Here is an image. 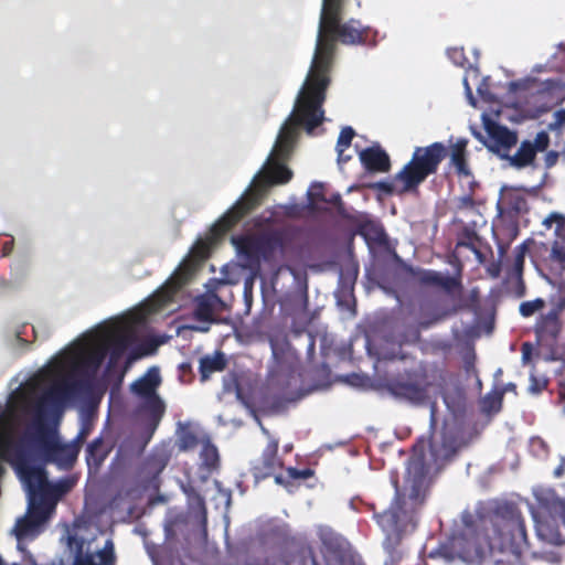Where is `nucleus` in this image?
I'll use <instances>...</instances> for the list:
<instances>
[{"label": "nucleus", "instance_id": "obj_1", "mask_svg": "<svg viewBox=\"0 0 565 565\" xmlns=\"http://www.w3.org/2000/svg\"><path fill=\"white\" fill-rule=\"evenodd\" d=\"M344 0H322L316 46L307 76L297 94L292 111L282 122L275 143L262 169L254 175L248 188L211 228L216 241L258 203L267 186L287 183L292 172L285 166L290 157L300 129L312 135L324 120L322 105L329 85L328 73L332 63L334 43L360 44L364 42L367 28L351 19L341 22Z\"/></svg>", "mask_w": 565, "mask_h": 565}, {"label": "nucleus", "instance_id": "obj_2", "mask_svg": "<svg viewBox=\"0 0 565 565\" xmlns=\"http://www.w3.org/2000/svg\"><path fill=\"white\" fill-rule=\"evenodd\" d=\"M524 521L514 508L499 509L490 520L462 514V526L430 556L446 562L480 565L491 551L511 554L515 559L527 550Z\"/></svg>", "mask_w": 565, "mask_h": 565}, {"label": "nucleus", "instance_id": "obj_3", "mask_svg": "<svg viewBox=\"0 0 565 565\" xmlns=\"http://www.w3.org/2000/svg\"><path fill=\"white\" fill-rule=\"evenodd\" d=\"M425 446V441L420 440L408 462L403 498L396 489V498L391 507L375 514L376 522L386 540L392 543L398 542L404 533L415 530V509L424 500L427 472L433 468H439L450 459L459 444L455 436L450 434L449 424L446 423L440 439L434 436L427 443L428 454L424 452Z\"/></svg>", "mask_w": 565, "mask_h": 565}, {"label": "nucleus", "instance_id": "obj_4", "mask_svg": "<svg viewBox=\"0 0 565 565\" xmlns=\"http://www.w3.org/2000/svg\"><path fill=\"white\" fill-rule=\"evenodd\" d=\"M533 494L539 507L536 510L531 504L527 507L537 539L551 545L565 544V501L548 488H534Z\"/></svg>", "mask_w": 565, "mask_h": 565}, {"label": "nucleus", "instance_id": "obj_5", "mask_svg": "<svg viewBox=\"0 0 565 565\" xmlns=\"http://www.w3.org/2000/svg\"><path fill=\"white\" fill-rule=\"evenodd\" d=\"M235 269V265H224L221 269V277L206 284V292L195 299V321L186 326L188 329L207 332L211 324L217 322L216 316L225 308V302L217 295V291L221 287L237 282V277L234 274Z\"/></svg>", "mask_w": 565, "mask_h": 565}, {"label": "nucleus", "instance_id": "obj_6", "mask_svg": "<svg viewBox=\"0 0 565 565\" xmlns=\"http://www.w3.org/2000/svg\"><path fill=\"white\" fill-rule=\"evenodd\" d=\"M446 154L447 149L441 142L416 147L412 160L396 174V181L403 183L401 192L417 188L429 174L435 173Z\"/></svg>", "mask_w": 565, "mask_h": 565}, {"label": "nucleus", "instance_id": "obj_7", "mask_svg": "<svg viewBox=\"0 0 565 565\" xmlns=\"http://www.w3.org/2000/svg\"><path fill=\"white\" fill-rule=\"evenodd\" d=\"M84 526H66L61 537L74 556L73 565H114L115 554L111 540H107L104 546H93L94 540L86 536Z\"/></svg>", "mask_w": 565, "mask_h": 565}, {"label": "nucleus", "instance_id": "obj_8", "mask_svg": "<svg viewBox=\"0 0 565 565\" xmlns=\"http://www.w3.org/2000/svg\"><path fill=\"white\" fill-rule=\"evenodd\" d=\"M232 244L235 247L241 266L255 269L260 259H270L276 252L282 249V241L276 233L259 236H233Z\"/></svg>", "mask_w": 565, "mask_h": 565}, {"label": "nucleus", "instance_id": "obj_9", "mask_svg": "<svg viewBox=\"0 0 565 565\" xmlns=\"http://www.w3.org/2000/svg\"><path fill=\"white\" fill-rule=\"evenodd\" d=\"M161 383L160 371L157 366H151L148 371L130 384V391L141 399L142 408L149 413L152 420L158 422L164 411V404L157 394V388Z\"/></svg>", "mask_w": 565, "mask_h": 565}, {"label": "nucleus", "instance_id": "obj_10", "mask_svg": "<svg viewBox=\"0 0 565 565\" xmlns=\"http://www.w3.org/2000/svg\"><path fill=\"white\" fill-rule=\"evenodd\" d=\"M543 225L547 228L555 225L556 238L551 249L550 262L552 269L561 274L565 270V216L557 212H552L544 218Z\"/></svg>", "mask_w": 565, "mask_h": 565}, {"label": "nucleus", "instance_id": "obj_11", "mask_svg": "<svg viewBox=\"0 0 565 565\" xmlns=\"http://www.w3.org/2000/svg\"><path fill=\"white\" fill-rule=\"evenodd\" d=\"M486 129L488 137L483 140L481 134H475L483 145L492 152L499 154L508 153V151L516 143L518 137L514 131H511L507 127L497 125L494 122H487Z\"/></svg>", "mask_w": 565, "mask_h": 565}, {"label": "nucleus", "instance_id": "obj_12", "mask_svg": "<svg viewBox=\"0 0 565 565\" xmlns=\"http://www.w3.org/2000/svg\"><path fill=\"white\" fill-rule=\"evenodd\" d=\"M561 298L557 302V310H552L543 316L536 323L535 332L539 342H548L557 338L561 330V322L558 319V311L565 307V284L559 286Z\"/></svg>", "mask_w": 565, "mask_h": 565}, {"label": "nucleus", "instance_id": "obj_13", "mask_svg": "<svg viewBox=\"0 0 565 565\" xmlns=\"http://www.w3.org/2000/svg\"><path fill=\"white\" fill-rule=\"evenodd\" d=\"M318 535L328 559L342 562L349 552L348 541L329 526H318Z\"/></svg>", "mask_w": 565, "mask_h": 565}, {"label": "nucleus", "instance_id": "obj_14", "mask_svg": "<svg viewBox=\"0 0 565 565\" xmlns=\"http://www.w3.org/2000/svg\"><path fill=\"white\" fill-rule=\"evenodd\" d=\"M269 342L275 364L269 367V373L275 375L279 369L292 363L295 352L284 338H270Z\"/></svg>", "mask_w": 565, "mask_h": 565}, {"label": "nucleus", "instance_id": "obj_15", "mask_svg": "<svg viewBox=\"0 0 565 565\" xmlns=\"http://www.w3.org/2000/svg\"><path fill=\"white\" fill-rule=\"evenodd\" d=\"M359 157L362 164L369 171L386 172L390 169L388 154L380 146L362 150Z\"/></svg>", "mask_w": 565, "mask_h": 565}, {"label": "nucleus", "instance_id": "obj_16", "mask_svg": "<svg viewBox=\"0 0 565 565\" xmlns=\"http://www.w3.org/2000/svg\"><path fill=\"white\" fill-rule=\"evenodd\" d=\"M225 366L226 358L223 352L215 351L203 355L199 361L201 381L205 382L213 373L223 371Z\"/></svg>", "mask_w": 565, "mask_h": 565}, {"label": "nucleus", "instance_id": "obj_17", "mask_svg": "<svg viewBox=\"0 0 565 565\" xmlns=\"http://www.w3.org/2000/svg\"><path fill=\"white\" fill-rule=\"evenodd\" d=\"M501 157L508 159L510 166L520 169L533 162L535 158V149L532 147L531 141L525 140L520 145L514 156H508V153H504L501 154Z\"/></svg>", "mask_w": 565, "mask_h": 565}, {"label": "nucleus", "instance_id": "obj_18", "mask_svg": "<svg viewBox=\"0 0 565 565\" xmlns=\"http://www.w3.org/2000/svg\"><path fill=\"white\" fill-rule=\"evenodd\" d=\"M420 280L424 284L439 286L446 290H452L460 285L456 277L435 270H426L422 273Z\"/></svg>", "mask_w": 565, "mask_h": 565}, {"label": "nucleus", "instance_id": "obj_19", "mask_svg": "<svg viewBox=\"0 0 565 565\" xmlns=\"http://www.w3.org/2000/svg\"><path fill=\"white\" fill-rule=\"evenodd\" d=\"M524 259H525V246L520 245L513 252V264H512L511 270L509 273V278L514 279L521 288L519 296L523 295V289H524L523 284H522V273H523V267H524Z\"/></svg>", "mask_w": 565, "mask_h": 565}, {"label": "nucleus", "instance_id": "obj_20", "mask_svg": "<svg viewBox=\"0 0 565 565\" xmlns=\"http://www.w3.org/2000/svg\"><path fill=\"white\" fill-rule=\"evenodd\" d=\"M278 443L276 440H269L268 445L263 451L262 462L264 466V471L262 472L264 477L274 471L277 467L280 466V461L277 457Z\"/></svg>", "mask_w": 565, "mask_h": 565}, {"label": "nucleus", "instance_id": "obj_21", "mask_svg": "<svg viewBox=\"0 0 565 565\" xmlns=\"http://www.w3.org/2000/svg\"><path fill=\"white\" fill-rule=\"evenodd\" d=\"M106 458V452L103 449V439L96 438L87 445L86 461L89 467L97 469Z\"/></svg>", "mask_w": 565, "mask_h": 565}, {"label": "nucleus", "instance_id": "obj_22", "mask_svg": "<svg viewBox=\"0 0 565 565\" xmlns=\"http://www.w3.org/2000/svg\"><path fill=\"white\" fill-rule=\"evenodd\" d=\"M202 438L188 427L178 430V446L180 450L189 451L201 446Z\"/></svg>", "mask_w": 565, "mask_h": 565}, {"label": "nucleus", "instance_id": "obj_23", "mask_svg": "<svg viewBox=\"0 0 565 565\" xmlns=\"http://www.w3.org/2000/svg\"><path fill=\"white\" fill-rule=\"evenodd\" d=\"M200 458L202 460V463L209 469L214 468L218 461V454L216 447L205 438H202L201 441Z\"/></svg>", "mask_w": 565, "mask_h": 565}, {"label": "nucleus", "instance_id": "obj_24", "mask_svg": "<svg viewBox=\"0 0 565 565\" xmlns=\"http://www.w3.org/2000/svg\"><path fill=\"white\" fill-rule=\"evenodd\" d=\"M354 130L351 127H344L340 131L337 141V152L339 163L347 162L350 160V156H344V150L351 145L352 138L354 137Z\"/></svg>", "mask_w": 565, "mask_h": 565}, {"label": "nucleus", "instance_id": "obj_25", "mask_svg": "<svg viewBox=\"0 0 565 565\" xmlns=\"http://www.w3.org/2000/svg\"><path fill=\"white\" fill-rule=\"evenodd\" d=\"M502 395L498 392H491L481 399V411L487 415L495 414L500 411Z\"/></svg>", "mask_w": 565, "mask_h": 565}, {"label": "nucleus", "instance_id": "obj_26", "mask_svg": "<svg viewBox=\"0 0 565 565\" xmlns=\"http://www.w3.org/2000/svg\"><path fill=\"white\" fill-rule=\"evenodd\" d=\"M363 234L366 241H372L379 245H383L386 243V234L380 225L372 224L367 227H364Z\"/></svg>", "mask_w": 565, "mask_h": 565}, {"label": "nucleus", "instance_id": "obj_27", "mask_svg": "<svg viewBox=\"0 0 565 565\" xmlns=\"http://www.w3.org/2000/svg\"><path fill=\"white\" fill-rule=\"evenodd\" d=\"M544 306L545 301L542 298H536L534 300L522 302L519 307V311L522 317L527 318L541 311Z\"/></svg>", "mask_w": 565, "mask_h": 565}, {"label": "nucleus", "instance_id": "obj_28", "mask_svg": "<svg viewBox=\"0 0 565 565\" xmlns=\"http://www.w3.org/2000/svg\"><path fill=\"white\" fill-rule=\"evenodd\" d=\"M449 60L457 66H465L467 61L461 47H452L447 51Z\"/></svg>", "mask_w": 565, "mask_h": 565}, {"label": "nucleus", "instance_id": "obj_29", "mask_svg": "<svg viewBox=\"0 0 565 565\" xmlns=\"http://www.w3.org/2000/svg\"><path fill=\"white\" fill-rule=\"evenodd\" d=\"M550 143V137L546 131H540L532 142V147L535 149V153L539 151H544Z\"/></svg>", "mask_w": 565, "mask_h": 565}, {"label": "nucleus", "instance_id": "obj_30", "mask_svg": "<svg viewBox=\"0 0 565 565\" xmlns=\"http://www.w3.org/2000/svg\"><path fill=\"white\" fill-rule=\"evenodd\" d=\"M553 118L554 120L547 125V128L552 131L559 130L565 125V108L555 111Z\"/></svg>", "mask_w": 565, "mask_h": 565}, {"label": "nucleus", "instance_id": "obj_31", "mask_svg": "<svg viewBox=\"0 0 565 565\" xmlns=\"http://www.w3.org/2000/svg\"><path fill=\"white\" fill-rule=\"evenodd\" d=\"M451 162L457 168L459 173H468V171L465 169L463 153H461L459 150H452Z\"/></svg>", "mask_w": 565, "mask_h": 565}, {"label": "nucleus", "instance_id": "obj_32", "mask_svg": "<svg viewBox=\"0 0 565 565\" xmlns=\"http://www.w3.org/2000/svg\"><path fill=\"white\" fill-rule=\"evenodd\" d=\"M546 385L545 380H537L533 374H531V383L529 386V391L533 394L541 392Z\"/></svg>", "mask_w": 565, "mask_h": 565}, {"label": "nucleus", "instance_id": "obj_33", "mask_svg": "<svg viewBox=\"0 0 565 565\" xmlns=\"http://www.w3.org/2000/svg\"><path fill=\"white\" fill-rule=\"evenodd\" d=\"M534 347L530 342L522 344V363L527 364L531 361Z\"/></svg>", "mask_w": 565, "mask_h": 565}, {"label": "nucleus", "instance_id": "obj_34", "mask_svg": "<svg viewBox=\"0 0 565 565\" xmlns=\"http://www.w3.org/2000/svg\"><path fill=\"white\" fill-rule=\"evenodd\" d=\"M288 472H289V476L294 479H307L308 477H310L312 475L311 470H309V469L299 471L297 469L289 468Z\"/></svg>", "mask_w": 565, "mask_h": 565}, {"label": "nucleus", "instance_id": "obj_35", "mask_svg": "<svg viewBox=\"0 0 565 565\" xmlns=\"http://www.w3.org/2000/svg\"><path fill=\"white\" fill-rule=\"evenodd\" d=\"M559 152L558 151H554V150H551L548 151L546 154H545V166L546 168H552L553 166L556 164L558 158H559Z\"/></svg>", "mask_w": 565, "mask_h": 565}, {"label": "nucleus", "instance_id": "obj_36", "mask_svg": "<svg viewBox=\"0 0 565 565\" xmlns=\"http://www.w3.org/2000/svg\"><path fill=\"white\" fill-rule=\"evenodd\" d=\"M405 395L412 401H419L423 396V393L414 387H405Z\"/></svg>", "mask_w": 565, "mask_h": 565}, {"label": "nucleus", "instance_id": "obj_37", "mask_svg": "<svg viewBox=\"0 0 565 565\" xmlns=\"http://www.w3.org/2000/svg\"><path fill=\"white\" fill-rule=\"evenodd\" d=\"M316 185H312L308 191L309 201L315 204L319 200H324L318 192H316Z\"/></svg>", "mask_w": 565, "mask_h": 565}, {"label": "nucleus", "instance_id": "obj_38", "mask_svg": "<svg viewBox=\"0 0 565 565\" xmlns=\"http://www.w3.org/2000/svg\"><path fill=\"white\" fill-rule=\"evenodd\" d=\"M463 84H465L466 95H467V98H468L470 105L476 106V100H475V98L472 96V92H471V88H470V86L468 84L467 78H463Z\"/></svg>", "mask_w": 565, "mask_h": 565}, {"label": "nucleus", "instance_id": "obj_39", "mask_svg": "<svg viewBox=\"0 0 565 565\" xmlns=\"http://www.w3.org/2000/svg\"><path fill=\"white\" fill-rule=\"evenodd\" d=\"M564 465H565V459H564V458H562V459H561V463H559V465L555 468V470H554V476H555L556 478H559V477H562V476H563V473H564Z\"/></svg>", "mask_w": 565, "mask_h": 565}, {"label": "nucleus", "instance_id": "obj_40", "mask_svg": "<svg viewBox=\"0 0 565 565\" xmlns=\"http://www.w3.org/2000/svg\"><path fill=\"white\" fill-rule=\"evenodd\" d=\"M379 188L384 190L385 192H390V193L394 191L393 184H391L388 182H380Z\"/></svg>", "mask_w": 565, "mask_h": 565}, {"label": "nucleus", "instance_id": "obj_41", "mask_svg": "<svg viewBox=\"0 0 565 565\" xmlns=\"http://www.w3.org/2000/svg\"><path fill=\"white\" fill-rule=\"evenodd\" d=\"M13 340H14L15 344H18V345H20L22 348H25V347L29 345V343L20 337V333H15Z\"/></svg>", "mask_w": 565, "mask_h": 565}, {"label": "nucleus", "instance_id": "obj_42", "mask_svg": "<svg viewBox=\"0 0 565 565\" xmlns=\"http://www.w3.org/2000/svg\"><path fill=\"white\" fill-rule=\"evenodd\" d=\"M466 145H467V140H465V139L458 140L457 143L455 145L454 150H459L461 153H463Z\"/></svg>", "mask_w": 565, "mask_h": 565}, {"label": "nucleus", "instance_id": "obj_43", "mask_svg": "<svg viewBox=\"0 0 565 565\" xmlns=\"http://www.w3.org/2000/svg\"><path fill=\"white\" fill-rule=\"evenodd\" d=\"M559 395H561V398L563 399V413L565 414V381L561 383V386H559Z\"/></svg>", "mask_w": 565, "mask_h": 565}, {"label": "nucleus", "instance_id": "obj_44", "mask_svg": "<svg viewBox=\"0 0 565 565\" xmlns=\"http://www.w3.org/2000/svg\"><path fill=\"white\" fill-rule=\"evenodd\" d=\"M437 422V418H436V409H435V406L433 405L430 407V426H434Z\"/></svg>", "mask_w": 565, "mask_h": 565}, {"label": "nucleus", "instance_id": "obj_45", "mask_svg": "<svg viewBox=\"0 0 565 565\" xmlns=\"http://www.w3.org/2000/svg\"><path fill=\"white\" fill-rule=\"evenodd\" d=\"M280 270H284V268H281ZM285 270L289 271V273H290V275H292L295 279H297V278H298V273H297L294 268H291V267H285Z\"/></svg>", "mask_w": 565, "mask_h": 565}, {"label": "nucleus", "instance_id": "obj_46", "mask_svg": "<svg viewBox=\"0 0 565 565\" xmlns=\"http://www.w3.org/2000/svg\"><path fill=\"white\" fill-rule=\"evenodd\" d=\"M315 350V341L313 339L310 337V342H309V345H308V351L309 352H313Z\"/></svg>", "mask_w": 565, "mask_h": 565}, {"label": "nucleus", "instance_id": "obj_47", "mask_svg": "<svg viewBox=\"0 0 565 565\" xmlns=\"http://www.w3.org/2000/svg\"><path fill=\"white\" fill-rule=\"evenodd\" d=\"M490 273H491V275L493 277H497L499 275V270L498 269H491Z\"/></svg>", "mask_w": 565, "mask_h": 565}, {"label": "nucleus", "instance_id": "obj_48", "mask_svg": "<svg viewBox=\"0 0 565 565\" xmlns=\"http://www.w3.org/2000/svg\"><path fill=\"white\" fill-rule=\"evenodd\" d=\"M477 90H478V93H479L481 96H483V97H484V90H483V88H482L481 86H480V87H478V89H477Z\"/></svg>", "mask_w": 565, "mask_h": 565}, {"label": "nucleus", "instance_id": "obj_49", "mask_svg": "<svg viewBox=\"0 0 565 565\" xmlns=\"http://www.w3.org/2000/svg\"><path fill=\"white\" fill-rule=\"evenodd\" d=\"M444 401H445V403H446L447 407L450 409V405H449L448 398H447V397H445V398H444Z\"/></svg>", "mask_w": 565, "mask_h": 565}, {"label": "nucleus", "instance_id": "obj_50", "mask_svg": "<svg viewBox=\"0 0 565 565\" xmlns=\"http://www.w3.org/2000/svg\"><path fill=\"white\" fill-rule=\"evenodd\" d=\"M275 480H276V482H277V483H280V482H281V477L277 476V477L275 478Z\"/></svg>", "mask_w": 565, "mask_h": 565}, {"label": "nucleus", "instance_id": "obj_51", "mask_svg": "<svg viewBox=\"0 0 565 565\" xmlns=\"http://www.w3.org/2000/svg\"><path fill=\"white\" fill-rule=\"evenodd\" d=\"M233 390L236 392V396H238L237 386L234 385Z\"/></svg>", "mask_w": 565, "mask_h": 565}, {"label": "nucleus", "instance_id": "obj_52", "mask_svg": "<svg viewBox=\"0 0 565 565\" xmlns=\"http://www.w3.org/2000/svg\"><path fill=\"white\" fill-rule=\"evenodd\" d=\"M262 430L264 431V434L268 435V431L263 426H262Z\"/></svg>", "mask_w": 565, "mask_h": 565}, {"label": "nucleus", "instance_id": "obj_53", "mask_svg": "<svg viewBox=\"0 0 565 565\" xmlns=\"http://www.w3.org/2000/svg\"><path fill=\"white\" fill-rule=\"evenodd\" d=\"M0 565H4L1 558H0Z\"/></svg>", "mask_w": 565, "mask_h": 565}, {"label": "nucleus", "instance_id": "obj_54", "mask_svg": "<svg viewBox=\"0 0 565 565\" xmlns=\"http://www.w3.org/2000/svg\"><path fill=\"white\" fill-rule=\"evenodd\" d=\"M58 565H63L62 562H60Z\"/></svg>", "mask_w": 565, "mask_h": 565}]
</instances>
